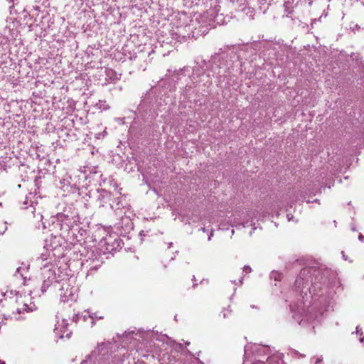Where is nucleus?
<instances>
[{"instance_id": "nucleus-1", "label": "nucleus", "mask_w": 364, "mask_h": 364, "mask_svg": "<svg viewBox=\"0 0 364 364\" xmlns=\"http://www.w3.org/2000/svg\"><path fill=\"white\" fill-rule=\"evenodd\" d=\"M43 284L41 291L46 292L55 282L57 294L63 303L75 302L78 298L79 288L76 278L68 277L65 269L55 267L54 264H43L41 268Z\"/></svg>"}, {"instance_id": "nucleus-2", "label": "nucleus", "mask_w": 364, "mask_h": 364, "mask_svg": "<svg viewBox=\"0 0 364 364\" xmlns=\"http://www.w3.org/2000/svg\"><path fill=\"white\" fill-rule=\"evenodd\" d=\"M29 264L23 263L16 269L13 276L14 283H19L21 286L18 289H14L11 287L10 289L0 292V303L4 300L8 305L13 306V313L17 314L33 311L36 309V305L32 301L31 295V290L25 289H21V286H26L27 280L30 279Z\"/></svg>"}, {"instance_id": "nucleus-3", "label": "nucleus", "mask_w": 364, "mask_h": 364, "mask_svg": "<svg viewBox=\"0 0 364 364\" xmlns=\"http://www.w3.org/2000/svg\"><path fill=\"white\" fill-rule=\"evenodd\" d=\"M61 239L58 236L50 235L45 240L44 250L41 255L40 259L42 261H47L44 264H54L57 258H60L63 255V247L61 245Z\"/></svg>"}, {"instance_id": "nucleus-4", "label": "nucleus", "mask_w": 364, "mask_h": 364, "mask_svg": "<svg viewBox=\"0 0 364 364\" xmlns=\"http://www.w3.org/2000/svg\"><path fill=\"white\" fill-rule=\"evenodd\" d=\"M21 24L18 21L10 18L1 33L0 46L15 45L21 43L20 32Z\"/></svg>"}, {"instance_id": "nucleus-5", "label": "nucleus", "mask_w": 364, "mask_h": 364, "mask_svg": "<svg viewBox=\"0 0 364 364\" xmlns=\"http://www.w3.org/2000/svg\"><path fill=\"white\" fill-rule=\"evenodd\" d=\"M57 322L55 324V331L57 334H59L60 338H63L65 336H69V333L68 331V322L66 319L57 316Z\"/></svg>"}, {"instance_id": "nucleus-6", "label": "nucleus", "mask_w": 364, "mask_h": 364, "mask_svg": "<svg viewBox=\"0 0 364 364\" xmlns=\"http://www.w3.org/2000/svg\"><path fill=\"white\" fill-rule=\"evenodd\" d=\"M83 317L85 321H87V318H90L92 320L91 323L93 325L95 320L102 319L104 316L102 315H98L97 313H90V311H85Z\"/></svg>"}, {"instance_id": "nucleus-7", "label": "nucleus", "mask_w": 364, "mask_h": 364, "mask_svg": "<svg viewBox=\"0 0 364 364\" xmlns=\"http://www.w3.org/2000/svg\"><path fill=\"white\" fill-rule=\"evenodd\" d=\"M271 277L274 278L275 280H280L281 274L277 272H272L271 273Z\"/></svg>"}, {"instance_id": "nucleus-8", "label": "nucleus", "mask_w": 364, "mask_h": 364, "mask_svg": "<svg viewBox=\"0 0 364 364\" xmlns=\"http://www.w3.org/2000/svg\"><path fill=\"white\" fill-rule=\"evenodd\" d=\"M274 359H275V358H274V357L269 358L267 359V363H268V364H272V362ZM252 364H264V363H263L262 362H261V361H257V362L254 363H252Z\"/></svg>"}, {"instance_id": "nucleus-9", "label": "nucleus", "mask_w": 364, "mask_h": 364, "mask_svg": "<svg viewBox=\"0 0 364 364\" xmlns=\"http://www.w3.org/2000/svg\"><path fill=\"white\" fill-rule=\"evenodd\" d=\"M251 43H259V44H267V42L266 40L259 41V40H254Z\"/></svg>"}, {"instance_id": "nucleus-10", "label": "nucleus", "mask_w": 364, "mask_h": 364, "mask_svg": "<svg viewBox=\"0 0 364 364\" xmlns=\"http://www.w3.org/2000/svg\"><path fill=\"white\" fill-rule=\"evenodd\" d=\"M34 218H36L38 220L41 221L43 219V215L41 213H38L37 215H34Z\"/></svg>"}, {"instance_id": "nucleus-11", "label": "nucleus", "mask_w": 364, "mask_h": 364, "mask_svg": "<svg viewBox=\"0 0 364 364\" xmlns=\"http://www.w3.org/2000/svg\"><path fill=\"white\" fill-rule=\"evenodd\" d=\"M352 31H355L360 29V26L358 24L353 25V26L350 27Z\"/></svg>"}, {"instance_id": "nucleus-12", "label": "nucleus", "mask_w": 364, "mask_h": 364, "mask_svg": "<svg viewBox=\"0 0 364 364\" xmlns=\"http://www.w3.org/2000/svg\"><path fill=\"white\" fill-rule=\"evenodd\" d=\"M356 334L361 336L363 334V332H361L360 329H359V327L358 326L356 328Z\"/></svg>"}, {"instance_id": "nucleus-13", "label": "nucleus", "mask_w": 364, "mask_h": 364, "mask_svg": "<svg viewBox=\"0 0 364 364\" xmlns=\"http://www.w3.org/2000/svg\"><path fill=\"white\" fill-rule=\"evenodd\" d=\"M322 360V358H316V360H315V364H320V363L321 362Z\"/></svg>"}, {"instance_id": "nucleus-14", "label": "nucleus", "mask_w": 364, "mask_h": 364, "mask_svg": "<svg viewBox=\"0 0 364 364\" xmlns=\"http://www.w3.org/2000/svg\"><path fill=\"white\" fill-rule=\"evenodd\" d=\"M244 271L246 272H250L252 271V269L249 266H245L244 267Z\"/></svg>"}, {"instance_id": "nucleus-15", "label": "nucleus", "mask_w": 364, "mask_h": 364, "mask_svg": "<svg viewBox=\"0 0 364 364\" xmlns=\"http://www.w3.org/2000/svg\"><path fill=\"white\" fill-rule=\"evenodd\" d=\"M34 27H35V26L31 23L28 25V31L34 30Z\"/></svg>"}, {"instance_id": "nucleus-16", "label": "nucleus", "mask_w": 364, "mask_h": 364, "mask_svg": "<svg viewBox=\"0 0 364 364\" xmlns=\"http://www.w3.org/2000/svg\"><path fill=\"white\" fill-rule=\"evenodd\" d=\"M359 240L361 242H364V236H363L362 235H359Z\"/></svg>"}, {"instance_id": "nucleus-17", "label": "nucleus", "mask_w": 364, "mask_h": 364, "mask_svg": "<svg viewBox=\"0 0 364 364\" xmlns=\"http://www.w3.org/2000/svg\"><path fill=\"white\" fill-rule=\"evenodd\" d=\"M342 256H343V258L345 259V260H347V257H346V255H344V252H342Z\"/></svg>"}, {"instance_id": "nucleus-18", "label": "nucleus", "mask_w": 364, "mask_h": 364, "mask_svg": "<svg viewBox=\"0 0 364 364\" xmlns=\"http://www.w3.org/2000/svg\"><path fill=\"white\" fill-rule=\"evenodd\" d=\"M213 232H211V233L210 234L209 237H208V240H211V237H213Z\"/></svg>"}, {"instance_id": "nucleus-19", "label": "nucleus", "mask_w": 364, "mask_h": 364, "mask_svg": "<svg viewBox=\"0 0 364 364\" xmlns=\"http://www.w3.org/2000/svg\"><path fill=\"white\" fill-rule=\"evenodd\" d=\"M277 44L278 45H282L283 43V41H282V42L280 41L276 42Z\"/></svg>"}, {"instance_id": "nucleus-20", "label": "nucleus", "mask_w": 364, "mask_h": 364, "mask_svg": "<svg viewBox=\"0 0 364 364\" xmlns=\"http://www.w3.org/2000/svg\"><path fill=\"white\" fill-rule=\"evenodd\" d=\"M363 341H364V337H360V342H363Z\"/></svg>"}, {"instance_id": "nucleus-21", "label": "nucleus", "mask_w": 364, "mask_h": 364, "mask_svg": "<svg viewBox=\"0 0 364 364\" xmlns=\"http://www.w3.org/2000/svg\"><path fill=\"white\" fill-rule=\"evenodd\" d=\"M223 317H224V318H226V317H227V315H226V314H225V313H223Z\"/></svg>"}, {"instance_id": "nucleus-22", "label": "nucleus", "mask_w": 364, "mask_h": 364, "mask_svg": "<svg viewBox=\"0 0 364 364\" xmlns=\"http://www.w3.org/2000/svg\"><path fill=\"white\" fill-rule=\"evenodd\" d=\"M201 230H202V231H203V232H205V228H203Z\"/></svg>"}, {"instance_id": "nucleus-23", "label": "nucleus", "mask_w": 364, "mask_h": 364, "mask_svg": "<svg viewBox=\"0 0 364 364\" xmlns=\"http://www.w3.org/2000/svg\"><path fill=\"white\" fill-rule=\"evenodd\" d=\"M0 364H4V362L0 360Z\"/></svg>"}]
</instances>
